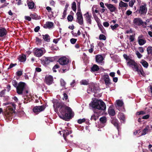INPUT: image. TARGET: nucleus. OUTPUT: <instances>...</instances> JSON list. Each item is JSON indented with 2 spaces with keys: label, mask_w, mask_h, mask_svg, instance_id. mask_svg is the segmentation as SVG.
<instances>
[{
  "label": "nucleus",
  "mask_w": 152,
  "mask_h": 152,
  "mask_svg": "<svg viewBox=\"0 0 152 152\" xmlns=\"http://www.w3.org/2000/svg\"><path fill=\"white\" fill-rule=\"evenodd\" d=\"M57 107L59 108L60 113L58 114V116L60 118L66 121H68L72 118V110L70 107L63 103H59L57 105Z\"/></svg>",
  "instance_id": "nucleus-1"
},
{
  "label": "nucleus",
  "mask_w": 152,
  "mask_h": 152,
  "mask_svg": "<svg viewBox=\"0 0 152 152\" xmlns=\"http://www.w3.org/2000/svg\"><path fill=\"white\" fill-rule=\"evenodd\" d=\"M91 107L94 110H96L97 111L101 113L102 111L106 110V106L104 102L102 100L96 99L94 100L92 102Z\"/></svg>",
  "instance_id": "nucleus-2"
},
{
  "label": "nucleus",
  "mask_w": 152,
  "mask_h": 152,
  "mask_svg": "<svg viewBox=\"0 0 152 152\" xmlns=\"http://www.w3.org/2000/svg\"><path fill=\"white\" fill-rule=\"evenodd\" d=\"M26 83L23 82H20L16 88L17 93L20 95H25L28 93V89L26 88Z\"/></svg>",
  "instance_id": "nucleus-3"
},
{
  "label": "nucleus",
  "mask_w": 152,
  "mask_h": 152,
  "mask_svg": "<svg viewBox=\"0 0 152 152\" xmlns=\"http://www.w3.org/2000/svg\"><path fill=\"white\" fill-rule=\"evenodd\" d=\"M58 62L62 66L63 73L69 70V66L68 64L69 62V59L66 57H62L60 58L58 60Z\"/></svg>",
  "instance_id": "nucleus-4"
},
{
  "label": "nucleus",
  "mask_w": 152,
  "mask_h": 152,
  "mask_svg": "<svg viewBox=\"0 0 152 152\" xmlns=\"http://www.w3.org/2000/svg\"><path fill=\"white\" fill-rule=\"evenodd\" d=\"M146 6L147 5L145 3L143 5H140L139 9H137V11L141 15H145L147 11V8Z\"/></svg>",
  "instance_id": "nucleus-5"
},
{
  "label": "nucleus",
  "mask_w": 152,
  "mask_h": 152,
  "mask_svg": "<svg viewBox=\"0 0 152 152\" xmlns=\"http://www.w3.org/2000/svg\"><path fill=\"white\" fill-rule=\"evenodd\" d=\"M127 64L129 66L132 65L133 70L135 72H138L139 71L138 66L137 64L135 62L134 60L130 59V61H129L127 62Z\"/></svg>",
  "instance_id": "nucleus-6"
},
{
  "label": "nucleus",
  "mask_w": 152,
  "mask_h": 152,
  "mask_svg": "<svg viewBox=\"0 0 152 152\" xmlns=\"http://www.w3.org/2000/svg\"><path fill=\"white\" fill-rule=\"evenodd\" d=\"M98 89V87L95 84L93 83L89 85V87L88 90V93H90V92L88 91H90L95 94L96 93Z\"/></svg>",
  "instance_id": "nucleus-7"
},
{
  "label": "nucleus",
  "mask_w": 152,
  "mask_h": 152,
  "mask_svg": "<svg viewBox=\"0 0 152 152\" xmlns=\"http://www.w3.org/2000/svg\"><path fill=\"white\" fill-rule=\"evenodd\" d=\"M77 17L76 21L80 25H81L83 24V19L82 13H76Z\"/></svg>",
  "instance_id": "nucleus-8"
},
{
  "label": "nucleus",
  "mask_w": 152,
  "mask_h": 152,
  "mask_svg": "<svg viewBox=\"0 0 152 152\" xmlns=\"http://www.w3.org/2000/svg\"><path fill=\"white\" fill-rule=\"evenodd\" d=\"M45 108V107L44 105L36 106L33 108V111L34 113L37 114L43 111Z\"/></svg>",
  "instance_id": "nucleus-9"
},
{
  "label": "nucleus",
  "mask_w": 152,
  "mask_h": 152,
  "mask_svg": "<svg viewBox=\"0 0 152 152\" xmlns=\"http://www.w3.org/2000/svg\"><path fill=\"white\" fill-rule=\"evenodd\" d=\"M94 114L91 116V121H96L97 119H98L99 116L101 114V113L100 111H97L96 110H94Z\"/></svg>",
  "instance_id": "nucleus-10"
},
{
  "label": "nucleus",
  "mask_w": 152,
  "mask_h": 152,
  "mask_svg": "<svg viewBox=\"0 0 152 152\" xmlns=\"http://www.w3.org/2000/svg\"><path fill=\"white\" fill-rule=\"evenodd\" d=\"M33 52L34 55L37 57H41L43 55V50L41 49L35 48Z\"/></svg>",
  "instance_id": "nucleus-11"
},
{
  "label": "nucleus",
  "mask_w": 152,
  "mask_h": 152,
  "mask_svg": "<svg viewBox=\"0 0 152 152\" xmlns=\"http://www.w3.org/2000/svg\"><path fill=\"white\" fill-rule=\"evenodd\" d=\"M105 5L107 7L110 12H112L117 10L116 7L114 5L108 3H105Z\"/></svg>",
  "instance_id": "nucleus-12"
},
{
  "label": "nucleus",
  "mask_w": 152,
  "mask_h": 152,
  "mask_svg": "<svg viewBox=\"0 0 152 152\" xmlns=\"http://www.w3.org/2000/svg\"><path fill=\"white\" fill-rule=\"evenodd\" d=\"M112 119L111 123L113 124L115 127H116L117 129L119 132L121 129L118 120L115 118H112Z\"/></svg>",
  "instance_id": "nucleus-13"
},
{
  "label": "nucleus",
  "mask_w": 152,
  "mask_h": 152,
  "mask_svg": "<svg viewBox=\"0 0 152 152\" xmlns=\"http://www.w3.org/2000/svg\"><path fill=\"white\" fill-rule=\"evenodd\" d=\"M103 80L105 82V84L106 86H108L111 84L110 80L109 75L107 74H105L103 76Z\"/></svg>",
  "instance_id": "nucleus-14"
},
{
  "label": "nucleus",
  "mask_w": 152,
  "mask_h": 152,
  "mask_svg": "<svg viewBox=\"0 0 152 152\" xmlns=\"http://www.w3.org/2000/svg\"><path fill=\"white\" fill-rule=\"evenodd\" d=\"M142 20L140 18H135L133 20L134 24L138 26H140L142 25Z\"/></svg>",
  "instance_id": "nucleus-15"
},
{
  "label": "nucleus",
  "mask_w": 152,
  "mask_h": 152,
  "mask_svg": "<svg viewBox=\"0 0 152 152\" xmlns=\"http://www.w3.org/2000/svg\"><path fill=\"white\" fill-rule=\"evenodd\" d=\"M87 23L89 24H91L92 20L91 18L92 16L91 14L89 15L88 12H87L84 15Z\"/></svg>",
  "instance_id": "nucleus-16"
},
{
  "label": "nucleus",
  "mask_w": 152,
  "mask_h": 152,
  "mask_svg": "<svg viewBox=\"0 0 152 152\" xmlns=\"http://www.w3.org/2000/svg\"><path fill=\"white\" fill-rule=\"evenodd\" d=\"M53 81V79L52 76L49 75L45 77V82L47 85H49L52 84Z\"/></svg>",
  "instance_id": "nucleus-17"
},
{
  "label": "nucleus",
  "mask_w": 152,
  "mask_h": 152,
  "mask_svg": "<svg viewBox=\"0 0 152 152\" xmlns=\"http://www.w3.org/2000/svg\"><path fill=\"white\" fill-rule=\"evenodd\" d=\"M143 37L142 35H141L139 36L138 38V41L140 45H142L146 43V41Z\"/></svg>",
  "instance_id": "nucleus-18"
},
{
  "label": "nucleus",
  "mask_w": 152,
  "mask_h": 152,
  "mask_svg": "<svg viewBox=\"0 0 152 152\" xmlns=\"http://www.w3.org/2000/svg\"><path fill=\"white\" fill-rule=\"evenodd\" d=\"M54 25V23L51 22L47 21L44 25L43 27L45 29H50L52 28Z\"/></svg>",
  "instance_id": "nucleus-19"
},
{
  "label": "nucleus",
  "mask_w": 152,
  "mask_h": 152,
  "mask_svg": "<svg viewBox=\"0 0 152 152\" xmlns=\"http://www.w3.org/2000/svg\"><path fill=\"white\" fill-rule=\"evenodd\" d=\"M41 61H42V64L45 66H46L50 63L48 57H43L42 59H41Z\"/></svg>",
  "instance_id": "nucleus-20"
},
{
  "label": "nucleus",
  "mask_w": 152,
  "mask_h": 152,
  "mask_svg": "<svg viewBox=\"0 0 152 152\" xmlns=\"http://www.w3.org/2000/svg\"><path fill=\"white\" fill-rule=\"evenodd\" d=\"M62 132H64L63 134V137L64 139V140L66 141V137L69 134L72 133V131L71 130L69 131L68 130H63L62 131Z\"/></svg>",
  "instance_id": "nucleus-21"
},
{
  "label": "nucleus",
  "mask_w": 152,
  "mask_h": 152,
  "mask_svg": "<svg viewBox=\"0 0 152 152\" xmlns=\"http://www.w3.org/2000/svg\"><path fill=\"white\" fill-rule=\"evenodd\" d=\"M92 11L93 12H92L94 18L97 23V25L99 26V25L101 24V21L100 19L98 18V16L96 15L94 13V9L92 8Z\"/></svg>",
  "instance_id": "nucleus-22"
},
{
  "label": "nucleus",
  "mask_w": 152,
  "mask_h": 152,
  "mask_svg": "<svg viewBox=\"0 0 152 152\" xmlns=\"http://www.w3.org/2000/svg\"><path fill=\"white\" fill-rule=\"evenodd\" d=\"M27 4L29 9H33L34 8L35 4L32 0H27Z\"/></svg>",
  "instance_id": "nucleus-23"
},
{
  "label": "nucleus",
  "mask_w": 152,
  "mask_h": 152,
  "mask_svg": "<svg viewBox=\"0 0 152 152\" xmlns=\"http://www.w3.org/2000/svg\"><path fill=\"white\" fill-rule=\"evenodd\" d=\"M103 60L102 56L101 55H98L96 56V61L99 63H102Z\"/></svg>",
  "instance_id": "nucleus-24"
},
{
  "label": "nucleus",
  "mask_w": 152,
  "mask_h": 152,
  "mask_svg": "<svg viewBox=\"0 0 152 152\" xmlns=\"http://www.w3.org/2000/svg\"><path fill=\"white\" fill-rule=\"evenodd\" d=\"M7 31L4 28H0V37H4L7 34Z\"/></svg>",
  "instance_id": "nucleus-25"
},
{
  "label": "nucleus",
  "mask_w": 152,
  "mask_h": 152,
  "mask_svg": "<svg viewBox=\"0 0 152 152\" xmlns=\"http://www.w3.org/2000/svg\"><path fill=\"white\" fill-rule=\"evenodd\" d=\"M18 59L19 61L21 62H24L26 60V56L24 54H22V55H20L18 57Z\"/></svg>",
  "instance_id": "nucleus-26"
},
{
  "label": "nucleus",
  "mask_w": 152,
  "mask_h": 152,
  "mask_svg": "<svg viewBox=\"0 0 152 152\" xmlns=\"http://www.w3.org/2000/svg\"><path fill=\"white\" fill-rule=\"evenodd\" d=\"M43 38L45 41L47 42H49L50 41V36L48 34L42 35Z\"/></svg>",
  "instance_id": "nucleus-27"
},
{
  "label": "nucleus",
  "mask_w": 152,
  "mask_h": 152,
  "mask_svg": "<svg viewBox=\"0 0 152 152\" xmlns=\"http://www.w3.org/2000/svg\"><path fill=\"white\" fill-rule=\"evenodd\" d=\"M99 69L98 66L96 64L94 65L91 68V71L93 72L98 71Z\"/></svg>",
  "instance_id": "nucleus-28"
},
{
  "label": "nucleus",
  "mask_w": 152,
  "mask_h": 152,
  "mask_svg": "<svg viewBox=\"0 0 152 152\" xmlns=\"http://www.w3.org/2000/svg\"><path fill=\"white\" fill-rule=\"evenodd\" d=\"M98 26L102 33L105 34H106V31L101 24Z\"/></svg>",
  "instance_id": "nucleus-29"
},
{
  "label": "nucleus",
  "mask_w": 152,
  "mask_h": 152,
  "mask_svg": "<svg viewBox=\"0 0 152 152\" xmlns=\"http://www.w3.org/2000/svg\"><path fill=\"white\" fill-rule=\"evenodd\" d=\"M149 128V126L148 125L143 130L142 132L141 133V135L142 136L145 135L147 134L148 131V128Z\"/></svg>",
  "instance_id": "nucleus-30"
},
{
  "label": "nucleus",
  "mask_w": 152,
  "mask_h": 152,
  "mask_svg": "<svg viewBox=\"0 0 152 152\" xmlns=\"http://www.w3.org/2000/svg\"><path fill=\"white\" fill-rule=\"evenodd\" d=\"M6 118L9 120H11L12 116V114L9 113H7L5 115Z\"/></svg>",
  "instance_id": "nucleus-31"
},
{
  "label": "nucleus",
  "mask_w": 152,
  "mask_h": 152,
  "mask_svg": "<svg viewBox=\"0 0 152 152\" xmlns=\"http://www.w3.org/2000/svg\"><path fill=\"white\" fill-rule=\"evenodd\" d=\"M119 6L121 7H127L128 6V4L127 3H124L121 1L120 2Z\"/></svg>",
  "instance_id": "nucleus-32"
},
{
  "label": "nucleus",
  "mask_w": 152,
  "mask_h": 152,
  "mask_svg": "<svg viewBox=\"0 0 152 152\" xmlns=\"http://www.w3.org/2000/svg\"><path fill=\"white\" fill-rule=\"evenodd\" d=\"M108 112L109 115L112 116H114L115 114V111L113 109H109Z\"/></svg>",
  "instance_id": "nucleus-33"
},
{
  "label": "nucleus",
  "mask_w": 152,
  "mask_h": 152,
  "mask_svg": "<svg viewBox=\"0 0 152 152\" xmlns=\"http://www.w3.org/2000/svg\"><path fill=\"white\" fill-rule=\"evenodd\" d=\"M99 121L102 124H104L107 121V118L105 116H103L100 118Z\"/></svg>",
  "instance_id": "nucleus-34"
},
{
  "label": "nucleus",
  "mask_w": 152,
  "mask_h": 152,
  "mask_svg": "<svg viewBox=\"0 0 152 152\" xmlns=\"http://www.w3.org/2000/svg\"><path fill=\"white\" fill-rule=\"evenodd\" d=\"M118 116L119 117V118L120 120H122L123 121H125V117L123 113H119Z\"/></svg>",
  "instance_id": "nucleus-35"
},
{
  "label": "nucleus",
  "mask_w": 152,
  "mask_h": 152,
  "mask_svg": "<svg viewBox=\"0 0 152 152\" xmlns=\"http://www.w3.org/2000/svg\"><path fill=\"white\" fill-rule=\"evenodd\" d=\"M116 102L118 106L122 107L124 104L123 102L121 100H118Z\"/></svg>",
  "instance_id": "nucleus-36"
},
{
  "label": "nucleus",
  "mask_w": 152,
  "mask_h": 152,
  "mask_svg": "<svg viewBox=\"0 0 152 152\" xmlns=\"http://www.w3.org/2000/svg\"><path fill=\"white\" fill-rule=\"evenodd\" d=\"M25 96L26 97L24 98V102L25 103H27L28 102H30V98L28 97V96L26 95V94Z\"/></svg>",
  "instance_id": "nucleus-37"
},
{
  "label": "nucleus",
  "mask_w": 152,
  "mask_h": 152,
  "mask_svg": "<svg viewBox=\"0 0 152 152\" xmlns=\"http://www.w3.org/2000/svg\"><path fill=\"white\" fill-rule=\"evenodd\" d=\"M88 81L86 80H82L81 82H80V83L81 85H88Z\"/></svg>",
  "instance_id": "nucleus-38"
},
{
  "label": "nucleus",
  "mask_w": 152,
  "mask_h": 152,
  "mask_svg": "<svg viewBox=\"0 0 152 152\" xmlns=\"http://www.w3.org/2000/svg\"><path fill=\"white\" fill-rule=\"evenodd\" d=\"M30 16L31 17V18L34 20H37L38 19V15L36 13H34V14H31L30 15Z\"/></svg>",
  "instance_id": "nucleus-39"
},
{
  "label": "nucleus",
  "mask_w": 152,
  "mask_h": 152,
  "mask_svg": "<svg viewBox=\"0 0 152 152\" xmlns=\"http://www.w3.org/2000/svg\"><path fill=\"white\" fill-rule=\"evenodd\" d=\"M72 8L74 12H75L76 10V2L75 1L73 2L72 4Z\"/></svg>",
  "instance_id": "nucleus-40"
},
{
  "label": "nucleus",
  "mask_w": 152,
  "mask_h": 152,
  "mask_svg": "<svg viewBox=\"0 0 152 152\" xmlns=\"http://www.w3.org/2000/svg\"><path fill=\"white\" fill-rule=\"evenodd\" d=\"M141 63L144 67L147 68L148 66V62L144 60L143 61L141 62Z\"/></svg>",
  "instance_id": "nucleus-41"
},
{
  "label": "nucleus",
  "mask_w": 152,
  "mask_h": 152,
  "mask_svg": "<svg viewBox=\"0 0 152 152\" xmlns=\"http://www.w3.org/2000/svg\"><path fill=\"white\" fill-rule=\"evenodd\" d=\"M12 85L16 88L18 86V83L15 80H12Z\"/></svg>",
  "instance_id": "nucleus-42"
},
{
  "label": "nucleus",
  "mask_w": 152,
  "mask_h": 152,
  "mask_svg": "<svg viewBox=\"0 0 152 152\" xmlns=\"http://www.w3.org/2000/svg\"><path fill=\"white\" fill-rule=\"evenodd\" d=\"M148 54H151L152 55V47L151 46L148 47L147 49Z\"/></svg>",
  "instance_id": "nucleus-43"
},
{
  "label": "nucleus",
  "mask_w": 152,
  "mask_h": 152,
  "mask_svg": "<svg viewBox=\"0 0 152 152\" xmlns=\"http://www.w3.org/2000/svg\"><path fill=\"white\" fill-rule=\"evenodd\" d=\"M99 38L100 40H105L106 39V36L102 34H100L99 37Z\"/></svg>",
  "instance_id": "nucleus-44"
},
{
  "label": "nucleus",
  "mask_w": 152,
  "mask_h": 152,
  "mask_svg": "<svg viewBox=\"0 0 152 152\" xmlns=\"http://www.w3.org/2000/svg\"><path fill=\"white\" fill-rule=\"evenodd\" d=\"M77 13H82L81 12V9L80 8V3L78 2L77 4Z\"/></svg>",
  "instance_id": "nucleus-45"
},
{
  "label": "nucleus",
  "mask_w": 152,
  "mask_h": 152,
  "mask_svg": "<svg viewBox=\"0 0 152 152\" xmlns=\"http://www.w3.org/2000/svg\"><path fill=\"white\" fill-rule=\"evenodd\" d=\"M60 67L59 66L58 64H56L53 68L52 70L54 72H56V69H58Z\"/></svg>",
  "instance_id": "nucleus-46"
},
{
  "label": "nucleus",
  "mask_w": 152,
  "mask_h": 152,
  "mask_svg": "<svg viewBox=\"0 0 152 152\" xmlns=\"http://www.w3.org/2000/svg\"><path fill=\"white\" fill-rule=\"evenodd\" d=\"M60 83L61 86H65L66 84V83L64 80L62 79H61L60 80Z\"/></svg>",
  "instance_id": "nucleus-47"
},
{
  "label": "nucleus",
  "mask_w": 152,
  "mask_h": 152,
  "mask_svg": "<svg viewBox=\"0 0 152 152\" xmlns=\"http://www.w3.org/2000/svg\"><path fill=\"white\" fill-rule=\"evenodd\" d=\"M119 26L118 25V24H115L114 25H111L110 27L112 30H113L114 29H115L116 28L118 27Z\"/></svg>",
  "instance_id": "nucleus-48"
},
{
  "label": "nucleus",
  "mask_w": 152,
  "mask_h": 152,
  "mask_svg": "<svg viewBox=\"0 0 152 152\" xmlns=\"http://www.w3.org/2000/svg\"><path fill=\"white\" fill-rule=\"evenodd\" d=\"M86 121V119L83 118L82 119H79L78 120L77 122L79 124H81L85 122Z\"/></svg>",
  "instance_id": "nucleus-49"
},
{
  "label": "nucleus",
  "mask_w": 152,
  "mask_h": 152,
  "mask_svg": "<svg viewBox=\"0 0 152 152\" xmlns=\"http://www.w3.org/2000/svg\"><path fill=\"white\" fill-rule=\"evenodd\" d=\"M67 18L69 22H72L73 20V17L72 15H69Z\"/></svg>",
  "instance_id": "nucleus-50"
},
{
  "label": "nucleus",
  "mask_w": 152,
  "mask_h": 152,
  "mask_svg": "<svg viewBox=\"0 0 152 152\" xmlns=\"http://www.w3.org/2000/svg\"><path fill=\"white\" fill-rule=\"evenodd\" d=\"M77 41V39L75 38H72L70 40L71 43L73 44H75Z\"/></svg>",
  "instance_id": "nucleus-51"
},
{
  "label": "nucleus",
  "mask_w": 152,
  "mask_h": 152,
  "mask_svg": "<svg viewBox=\"0 0 152 152\" xmlns=\"http://www.w3.org/2000/svg\"><path fill=\"white\" fill-rule=\"evenodd\" d=\"M97 45L100 48H102L104 45V44L101 42H97Z\"/></svg>",
  "instance_id": "nucleus-52"
},
{
  "label": "nucleus",
  "mask_w": 152,
  "mask_h": 152,
  "mask_svg": "<svg viewBox=\"0 0 152 152\" xmlns=\"http://www.w3.org/2000/svg\"><path fill=\"white\" fill-rule=\"evenodd\" d=\"M138 72V73H140V74L142 76H144L145 74V73L142 69H139V71H138V72Z\"/></svg>",
  "instance_id": "nucleus-53"
},
{
  "label": "nucleus",
  "mask_w": 152,
  "mask_h": 152,
  "mask_svg": "<svg viewBox=\"0 0 152 152\" xmlns=\"http://www.w3.org/2000/svg\"><path fill=\"white\" fill-rule=\"evenodd\" d=\"M48 58L50 62H53L55 60V58H54V57H48Z\"/></svg>",
  "instance_id": "nucleus-54"
},
{
  "label": "nucleus",
  "mask_w": 152,
  "mask_h": 152,
  "mask_svg": "<svg viewBox=\"0 0 152 152\" xmlns=\"http://www.w3.org/2000/svg\"><path fill=\"white\" fill-rule=\"evenodd\" d=\"M22 75V72L21 71H18L16 73V75L18 77H20Z\"/></svg>",
  "instance_id": "nucleus-55"
},
{
  "label": "nucleus",
  "mask_w": 152,
  "mask_h": 152,
  "mask_svg": "<svg viewBox=\"0 0 152 152\" xmlns=\"http://www.w3.org/2000/svg\"><path fill=\"white\" fill-rule=\"evenodd\" d=\"M17 65L16 63L15 64H12V63H11L10 66H9L8 68V69H9L12 68L13 67Z\"/></svg>",
  "instance_id": "nucleus-56"
},
{
  "label": "nucleus",
  "mask_w": 152,
  "mask_h": 152,
  "mask_svg": "<svg viewBox=\"0 0 152 152\" xmlns=\"http://www.w3.org/2000/svg\"><path fill=\"white\" fill-rule=\"evenodd\" d=\"M145 114V112L142 111H141L140 112H137L136 113V114L137 115H144Z\"/></svg>",
  "instance_id": "nucleus-57"
},
{
  "label": "nucleus",
  "mask_w": 152,
  "mask_h": 152,
  "mask_svg": "<svg viewBox=\"0 0 152 152\" xmlns=\"http://www.w3.org/2000/svg\"><path fill=\"white\" fill-rule=\"evenodd\" d=\"M136 55H137V57L139 58H141L142 56V55L138 51H137L136 52Z\"/></svg>",
  "instance_id": "nucleus-58"
},
{
  "label": "nucleus",
  "mask_w": 152,
  "mask_h": 152,
  "mask_svg": "<svg viewBox=\"0 0 152 152\" xmlns=\"http://www.w3.org/2000/svg\"><path fill=\"white\" fill-rule=\"evenodd\" d=\"M94 48V46L91 45L90 49L88 50L89 52L90 53H92L93 52V51H94V49H93Z\"/></svg>",
  "instance_id": "nucleus-59"
},
{
  "label": "nucleus",
  "mask_w": 152,
  "mask_h": 152,
  "mask_svg": "<svg viewBox=\"0 0 152 152\" xmlns=\"http://www.w3.org/2000/svg\"><path fill=\"white\" fill-rule=\"evenodd\" d=\"M103 26L106 27H107L109 26V23L107 22H104L103 23Z\"/></svg>",
  "instance_id": "nucleus-60"
},
{
  "label": "nucleus",
  "mask_w": 152,
  "mask_h": 152,
  "mask_svg": "<svg viewBox=\"0 0 152 152\" xmlns=\"http://www.w3.org/2000/svg\"><path fill=\"white\" fill-rule=\"evenodd\" d=\"M123 57H124V58L126 60H129V61H130V59H131L126 54H124L123 55Z\"/></svg>",
  "instance_id": "nucleus-61"
},
{
  "label": "nucleus",
  "mask_w": 152,
  "mask_h": 152,
  "mask_svg": "<svg viewBox=\"0 0 152 152\" xmlns=\"http://www.w3.org/2000/svg\"><path fill=\"white\" fill-rule=\"evenodd\" d=\"M142 26L144 28L146 27V26L147 25V23L146 22L143 21L142 20Z\"/></svg>",
  "instance_id": "nucleus-62"
},
{
  "label": "nucleus",
  "mask_w": 152,
  "mask_h": 152,
  "mask_svg": "<svg viewBox=\"0 0 152 152\" xmlns=\"http://www.w3.org/2000/svg\"><path fill=\"white\" fill-rule=\"evenodd\" d=\"M132 13V12L129 10H128L126 11V14L128 16L131 15Z\"/></svg>",
  "instance_id": "nucleus-63"
},
{
  "label": "nucleus",
  "mask_w": 152,
  "mask_h": 152,
  "mask_svg": "<svg viewBox=\"0 0 152 152\" xmlns=\"http://www.w3.org/2000/svg\"><path fill=\"white\" fill-rule=\"evenodd\" d=\"M149 115L148 114L143 116L142 118L143 119H148L149 118Z\"/></svg>",
  "instance_id": "nucleus-64"
}]
</instances>
